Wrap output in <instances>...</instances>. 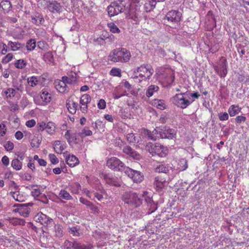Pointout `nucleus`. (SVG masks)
<instances>
[{"label":"nucleus","mask_w":249,"mask_h":249,"mask_svg":"<svg viewBox=\"0 0 249 249\" xmlns=\"http://www.w3.org/2000/svg\"><path fill=\"white\" fill-rule=\"evenodd\" d=\"M67 163L71 167H74L79 163L78 159L73 155H70L67 152L63 153Z\"/></svg>","instance_id":"19"},{"label":"nucleus","mask_w":249,"mask_h":249,"mask_svg":"<svg viewBox=\"0 0 249 249\" xmlns=\"http://www.w3.org/2000/svg\"><path fill=\"white\" fill-rule=\"evenodd\" d=\"M126 138L127 141L129 142V143H134L137 142V138L135 136V134L131 133H128L126 136Z\"/></svg>","instance_id":"40"},{"label":"nucleus","mask_w":249,"mask_h":249,"mask_svg":"<svg viewBox=\"0 0 249 249\" xmlns=\"http://www.w3.org/2000/svg\"><path fill=\"white\" fill-rule=\"evenodd\" d=\"M89 207L91 210V213L94 214H97L100 213V211L98 208L97 206H94L92 203H91V205H90Z\"/></svg>","instance_id":"47"},{"label":"nucleus","mask_w":249,"mask_h":249,"mask_svg":"<svg viewBox=\"0 0 249 249\" xmlns=\"http://www.w3.org/2000/svg\"><path fill=\"white\" fill-rule=\"evenodd\" d=\"M139 72L140 74L139 76L142 78L139 79L138 81L139 83L141 82L142 80H149L154 72V70L148 65H142L137 68L136 71H134V72Z\"/></svg>","instance_id":"5"},{"label":"nucleus","mask_w":249,"mask_h":249,"mask_svg":"<svg viewBox=\"0 0 249 249\" xmlns=\"http://www.w3.org/2000/svg\"><path fill=\"white\" fill-rule=\"evenodd\" d=\"M0 8H2L4 13H7L11 10L12 6L9 0H4L0 2Z\"/></svg>","instance_id":"26"},{"label":"nucleus","mask_w":249,"mask_h":249,"mask_svg":"<svg viewBox=\"0 0 249 249\" xmlns=\"http://www.w3.org/2000/svg\"><path fill=\"white\" fill-rule=\"evenodd\" d=\"M8 92H9V94L7 96V98H11L14 97L16 95V90L15 89L12 88H9L8 89Z\"/></svg>","instance_id":"63"},{"label":"nucleus","mask_w":249,"mask_h":249,"mask_svg":"<svg viewBox=\"0 0 249 249\" xmlns=\"http://www.w3.org/2000/svg\"><path fill=\"white\" fill-rule=\"evenodd\" d=\"M172 102L175 106L182 109L186 108L192 103L183 97L182 94H176L172 98Z\"/></svg>","instance_id":"11"},{"label":"nucleus","mask_w":249,"mask_h":249,"mask_svg":"<svg viewBox=\"0 0 249 249\" xmlns=\"http://www.w3.org/2000/svg\"><path fill=\"white\" fill-rule=\"evenodd\" d=\"M11 166L16 170H20L22 168V163L18 159H14L11 162Z\"/></svg>","instance_id":"32"},{"label":"nucleus","mask_w":249,"mask_h":249,"mask_svg":"<svg viewBox=\"0 0 249 249\" xmlns=\"http://www.w3.org/2000/svg\"><path fill=\"white\" fill-rule=\"evenodd\" d=\"M235 122L238 124L244 122L246 120V117L244 116H238L235 119Z\"/></svg>","instance_id":"58"},{"label":"nucleus","mask_w":249,"mask_h":249,"mask_svg":"<svg viewBox=\"0 0 249 249\" xmlns=\"http://www.w3.org/2000/svg\"><path fill=\"white\" fill-rule=\"evenodd\" d=\"M66 106L69 112L72 114H75L79 107L77 103L71 100H67Z\"/></svg>","instance_id":"20"},{"label":"nucleus","mask_w":249,"mask_h":249,"mask_svg":"<svg viewBox=\"0 0 249 249\" xmlns=\"http://www.w3.org/2000/svg\"><path fill=\"white\" fill-rule=\"evenodd\" d=\"M54 230L55 232V235L57 237H60L63 235V231L61 226L59 225H55L54 226Z\"/></svg>","instance_id":"43"},{"label":"nucleus","mask_w":249,"mask_h":249,"mask_svg":"<svg viewBox=\"0 0 249 249\" xmlns=\"http://www.w3.org/2000/svg\"><path fill=\"white\" fill-rule=\"evenodd\" d=\"M40 98L46 104L49 103L51 100V95L47 91H42Z\"/></svg>","instance_id":"33"},{"label":"nucleus","mask_w":249,"mask_h":249,"mask_svg":"<svg viewBox=\"0 0 249 249\" xmlns=\"http://www.w3.org/2000/svg\"><path fill=\"white\" fill-rule=\"evenodd\" d=\"M182 14L178 10L169 11L165 15V19L171 22L178 24L181 20Z\"/></svg>","instance_id":"12"},{"label":"nucleus","mask_w":249,"mask_h":249,"mask_svg":"<svg viewBox=\"0 0 249 249\" xmlns=\"http://www.w3.org/2000/svg\"><path fill=\"white\" fill-rule=\"evenodd\" d=\"M64 245L68 249H92L93 248V245L90 243L84 244L76 240L73 241L66 240L64 242Z\"/></svg>","instance_id":"9"},{"label":"nucleus","mask_w":249,"mask_h":249,"mask_svg":"<svg viewBox=\"0 0 249 249\" xmlns=\"http://www.w3.org/2000/svg\"><path fill=\"white\" fill-rule=\"evenodd\" d=\"M220 61L219 64L214 66V69L219 76L224 78L227 74V61L223 56L220 57Z\"/></svg>","instance_id":"8"},{"label":"nucleus","mask_w":249,"mask_h":249,"mask_svg":"<svg viewBox=\"0 0 249 249\" xmlns=\"http://www.w3.org/2000/svg\"><path fill=\"white\" fill-rule=\"evenodd\" d=\"M41 142L38 139H33L31 143L32 147L37 148L39 147Z\"/></svg>","instance_id":"51"},{"label":"nucleus","mask_w":249,"mask_h":249,"mask_svg":"<svg viewBox=\"0 0 249 249\" xmlns=\"http://www.w3.org/2000/svg\"><path fill=\"white\" fill-rule=\"evenodd\" d=\"M36 221L44 226H53L54 224L53 219L42 213H38L35 217Z\"/></svg>","instance_id":"13"},{"label":"nucleus","mask_w":249,"mask_h":249,"mask_svg":"<svg viewBox=\"0 0 249 249\" xmlns=\"http://www.w3.org/2000/svg\"><path fill=\"white\" fill-rule=\"evenodd\" d=\"M69 232L73 236H79L80 233L79 229L76 227H72L71 228H69Z\"/></svg>","instance_id":"44"},{"label":"nucleus","mask_w":249,"mask_h":249,"mask_svg":"<svg viewBox=\"0 0 249 249\" xmlns=\"http://www.w3.org/2000/svg\"><path fill=\"white\" fill-rule=\"evenodd\" d=\"M62 80L65 83V84L67 85V84H72L75 82L76 81V78L74 77H68L67 76H63Z\"/></svg>","instance_id":"42"},{"label":"nucleus","mask_w":249,"mask_h":249,"mask_svg":"<svg viewBox=\"0 0 249 249\" xmlns=\"http://www.w3.org/2000/svg\"><path fill=\"white\" fill-rule=\"evenodd\" d=\"M31 21L36 25H39L43 24L45 20L41 14L36 13L34 15L31 16Z\"/></svg>","instance_id":"22"},{"label":"nucleus","mask_w":249,"mask_h":249,"mask_svg":"<svg viewBox=\"0 0 249 249\" xmlns=\"http://www.w3.org/2000/svg\"><path fill=\"white\" fill-rule=\"evenodd\" d=\"M129 1L128 0H118L112 2L107 7V12L110 17L124 13L127 17H130Z\"/></svg>","instance_id":"2"},{"label":"nucleus","mask_w":249,"mask_h":249,"mask_svg":"<svg viewBox=\"0 0 249 249\" xmlns=\"http://www.w3.org/2000/svg\"><path fill=\"white\" fill-rule=\"evenodd\" d=\"M51 162L53 164H55L58 163V159L56 158L55 155L53 154H50L49 155Z\"/></svg>","instance_id":"50"},{"label":"nucleus","mask_w":249,"mask_h":249,"mask_svg":"<svg viewBox=\"0 0 249 249\" xmlns=\"http://www.w3.org/2000/svg\"><path fill=\"white\" fill-rule=\"evenodd\" d=\"M66 146L61 144L59 141H55L53 144V148L55 152L57 154H61L63 150L65 149Z\"/></svg>","instance_id":"29"},{"label":"nucleus","mask_w":249,"mask_h":249,"mask_svg":"<svg viewBox=\"0 0 249 249\" xmlns=\"http://www.w3.org/2000/svg\"><path fill=\"white\" fill-rule=\"evenodd\" d=\"M1 161L5 166H8L9 164V160L7 156H4L2 159Z\"/></svg>","instance_id":"64"},{"label":"nucleus","mask_w":249,"mask_h":249,"mask_svg":"<svg viewBox=\"0 0 249 249\" xmlns=\"http://www.w3.org/2000/svg\"><path fill=\"white\" fill-rule=\"evenodd\" d=\"M146 150L152 156L164 157L168 153L167 148L160 143L148 142L145 146Z\"/></svg>","instance_id":"4"},{"label":"nucleus","mask_w":249,"mask_h":249,"mask_svg":"<svg viewBox=\"0 0 249 249\" xmlns=\"http://www.w3.org/2000/svg\"><path fill=\"white\" fill-rule=\"evenodd\" d=\"M124 173L130 178H131L134 182L138 183L142 182L143 178L144 176L142 173L140 171L133 170L129 167L125 168Z\"/></svg>","instance_id":"10"},{"label":"nucleus","mask_w":249,"mask_h":249,"mask_svg":"<svg viewBox=\"0 0 249 249\" xmlns=\"http://www.w3.org/2000/svg\"><path fill=\"white\" fill-rule=\"evenodd\" d=\"M155 131L161 139H173L176 137L177 133L175 129L166 126L155 129Z\"/></svg>","instance_id":"7"},{"label":"nucleus","mask_w":249,"mask_h":249,"mask_svg":"<svg viewBox=\"0 0 249 249\" xmlns=\"http://www.w3.org/2000/svg\"><path fill=\"white\" fill-rule=\"evenodd\" d=\"M36 123V121L34 119H32L27 121L26 125L27 127H32L35 125Z\"/></svg>","instance_id":"62"},{"label":"nucleus","mask_w":249,"mask_h":249,"mask_svg":"<svg viewBox=\"0 0 249 249\" xmlns=\"http://www.w3.org/2000/svg\"><path fill=\"white\" fill-rule=\"evenodd\" d=\"M170 166L168 164H160L155 169L156 173H163L167 174L169 171Z\"/></svg>","instance_id":"27"},{"label":"nucleus","mask_w":249,"mask_h":249,"mask_svg":"<svg viewBox=\"0 0 249 249\" xmlns=\"http://www.w3.org/2000/svg\"><path fill=\"white\" fill-rule=\"evenodd\" d=\"M4 147L7 151H11L14 148V144L8 141L4 145Z\"/></svg>","instance_id":"56"},{"label":"nucleus","mask_w":249,"mask_h":249,"mask_svg":"<svg viewBox=\"0 0 249 249\" xmlns=\"http://www.w3.org/2000/svg\"><path fill=\"white\" fill-rule=\"evenodd\" d=\"M47 7L50 12L53 14L60 13L63 9V6L61 4L56 0L49 1Z\"/></svg>","instance_id":"15"},{"label":"nucleus","mask_w":249,"mask_h":249,"mask_svg":"<svg viewBox=\"0 0 249 249\" xmlns=\"http://www.w3.org/2000/svg\"><path fill=\"white\" fill-rule=\"evenodd\" d=\"M123 152L125 155L136 160H140L142 157L137 151L129 145H125L123 148Z\"/></svg>","instance_id":"16"},{"label":"nucleus","mask_w":249,"mask_h":249,"mask_svg":"<svg viewBox=\"0 0 249 249\" xmlns=\"http://www.w3.org/2000/svg\"><path fill=\"white\" fill-rule=\"evenodd\" d=\"M115 141V146L119 147L120 148H121L124 144L122 140L120 138L116 139Z\"/></svg>","instance_id":"57"},{"label":"nucleus","mask_w":249,"mask_h":249,"mask_svg":"<svg viewBox=\"0 0 249 249\" xmlns=\"http://www.w3.org/2000/svg\"><path fill=\"white\" fill-rule=\"evenodd\" d=\"M188 168L187 160L185 159H180L178 164V169L179 171H184Z\"/></svg>","instance_id":"31"},{"label":"nucleus","mask_w":249,"mask_h":249,"mask_svg":"<svg viewBox=\"0 0 249 249\" xmlns=\"http://www.w3.org/2000/svg\"><path fill=\"white\" fill-rule=\"evenodd\" d=\"M107 166L112 170L115 171H124L125 172L126 166L124 162L116 157H111L108 159L107 162Z\"/></svg>","instance_id":"6"},{"label":"nucleus","mask_w":249,"mask_h":249,"mask_svg":"<svg viewBox=\"0 0 249 249\" xmlns=\"http://www.w3.org/2000/svg\"><path fill=\"white\" fill-rule=\"evenodd\" d=\"M46 124L44 122L41 123H38L37 124V130L38 131H42L45 129Z\"/></svg>","instance_id":"52"},{"label":"nucleus","mask_w":249,"mask_h":249,"mask_svg":"<svg viewBox=\"0 0 249 249\" xmlns=\"http://www.w3.org/2000/svg\"><path fill=\"white\" fill-rule=\"evenodd\" d=\"M97 106L99 109H103L106 107V103L104 99H100L99 101Z\"/></svg>","instance_id":"54"},{"label":"nucleus","mask_w":249,"mask_h":249,"mask_svg":"<svg viewBox=\"0 0 249 249\" xmlns=\"http://www.w3.org/2000/svg\"><path fill=\"white\" fill-rule=\"evenodd\" d=\"M108 27L109 28L110 31L112 33H119L121 31L114 23L111 22L108 24Z\"/></svg>","instance_id":"41"},{"label":"nucleus","mask_w":249,"mask_h":249,"mask_svg":"<svg viewBox=\"0 0 249 249\" xmlns=\"http://www.w3.org/2000/svg\"><path fill=\"white\" fill-rule=\"evenodd\" d=\"M159 87L155 85H151L150 86L146 92V96L148 97H150L153 95L154 92H156L159 90Z\"/></svg>","instance_id":"34"},{"label":"nucleus","mask_w":249,"mask_h":249,"mask_svg":"<svg viewBox=\"0 0 249 249\" xmlns=\"http://www.w3.org/2000/svg\"><path fill=\"white\" fill-rule=\"evenodd\" d=\"M28 82L29 83L31 84V86L32 87H34L37 84L38 81L36 79V77H32L30 79H28Z\"/></svg>","instance_id":"55"},{"label":"nucleus","mask_w":249,"mask_h":249,"mask_svg":"<svg viewBox=\"0 0 249 249\" xmlns=\"http://www.w3.org/2000/svg\"><path fill=\"white\" fill-rule=\"evenodd\" d=\"M110 74L113 76H120L121 71L119 69L113 68L110 71Z\"/></svg>","instance_id":"53"},{"label":"nucleus","mask_w":249,"mask_h":249,"mask_svg":"<svg viewBox=\"0 0 249 249\" xmlns=\"http://www.w3.org/2000/svg\"><path fill=\"white\" fill-rule=\"evenodd\" d=\"M25 200V197L20 194L19 192H18V196H16V201L18 202H23Z\"/></svg>","instance_id":"60"},{"label":"nucleus","mask_w":249,"mask_h":249,"mask_svg":"<svg viewBox=\"0 0 249 249\" xmlns=\"http://www.w3.org/2000/svg\"><path fill=\"white\" fill-rule=\"evenodd\" d=\"M156 5V2L154 0L146 2L143 6V11L145 10L146 12H150L155 8Z\"/></svg>","instance_id":"28"},{"label":"nucleus","mask_w":249,"mask_h":249,"mask_svg":"<svg viewBox=\"0 0 249 249\" xmlns=\"http://www.w3.org/2000/svg\"><path fill=\"white\" fill-rule=\"evenodd\" d=\"M120 62L126 63L129 61L131 56L130 53L125 48H120Z\"/></svg>","instance_id":"23"},{"label":"nucleus","mask_w":249,"mask_h":249,"mask_svg":"<svg viewBox=\"0 0 249 249\" xmlns=\"http://www.w3.org/2000/svg\"><path fill=\"white\" fill-rule=\"evenodd\" d=\"M46 127H45V129L46 130L47 132L50 134H53L55 128L54 124L50 122L47 124H46Z\"/></svg>","instance_id":"37"},{"label":"nucleus","mask_w":249,"mask_h":249,"mask_svg":"<svg viewBox=\"0 0 249 249\" xmlns=\"http://www.w3.org/2000/svg\"><path fill=\"white\" fill-rule=\"evenodd\" d=\"M123 201L130 205L132 208H136L144 204L148 211V214L154 212L158 208V204L147 196V193L139 194L133 191L126 192L123 195Z\"/></svg>","instance_id":"1"},{"label":"nucleus","mask_w":249,"mask_h":249,"mask_svg":"<svg viewBox=\"0 0 249 249\" xmlns=\"http://www.w3.org/2000/svg\"><path fill=\"white\" fill-rule=\"evenodd\" d=\"M36 46V42L34 39H31L26 43V48L28 51L33 50Z\"/></svg>","instance_id":"39"},{"label":"nucleus","mask_w":249,"mask_h":249,"mask_svg":"<svg viewBox=\"0 0 249 249\" xmlns=\"http://www.w3.org/2000/svg\"><path fill=\"white\" fill-rule=\"evenodd\" d=\"M15 66L19 69H22L27 65L26 62L23 59H19L15 62Z\"/></svg>","instance_id":"36"},{"label":"nucleus","mask_w":249,"mask_h":249,"mask_svg":"<svg viewBox=\"0 0 249 249\" xmlns=\"http://www.w3.org/2000/svg\"><path fill=\"white\" fill-rule=\"evenodd\" d=\"M59 196L66 200H71L72 199L71 196L65 190H61L59 193Z\"/></svg>","instance_id":"38"},{"label":"nucleus","mask_w":249,"mask_h":249,"mask_svg":"<svg viewBox=\"0 0 249 249\" xmlns=\"http://www.w3.org/2000/svg\"><path fill=\"white\" fill-rule=\"evenodd\" d=\"M143 0H132V2H129L130 5V17L129 18L133 19L136 22H139L142 18L144 14L142 6Z\"/></svg>","instance_id":"3"},{"label":"nucleus","mask_w":249,"mask_h":249,"mask_svg":"<svg viewBox=\"0 0 249 249\" xmlns=\"http://www.w3.org/2000/svg\"><path fill=\"white\" fill-rule=\"evenodd\" d=\"M241 108L239 107L238 106L232 105L229 107L228 112L231 116H234L238 114L241 111Z\"/></svg>","instance_id":"30"},{"label":"nucleus","mask_w":249,"mask_h":249,"mask_svg":"<svg viewBox=\"0 0 249 249\" xmlns=\"http://www.w3.org/2000/svg\"><path fill=\"white\" fill-rule=\"evenodd\" d=\"M54 83L56 89L59 92L63 93L67 90V86L63 80H57Z\"/></svg>","instance_id":"25"},{"label":"nucleus","mask_w":249,"mask_h":249,"mask_svg":"<svg viewBox=\"0 0 249 249\" xmlns=\"http://www.w3.org/2000/svg\"><path fill=\"white\" fill-rule=\"evenodd\" d=\"M91 101V97L89 94H83L79 101V109L83 113H86L88 111V104Z\"/></svg>","instance_id":"14"},{"label":"nucleus","mask_w":249,"mask_h":249,"mask_svg":"<svg viewBox=\"0 0 249 249\" xmlns=\"http://www.w3.org/2000/svg\"><path fill=\"white\" fill-rule=\"evenodd\" d=\"M92 132L89 129H83L82 131L78 133V135L83 137L84 136H89L92 135Z\"/></svg>","instance_id":"45"},{"label":"nucleus","mask_w":249,"mask_h":249,"mask_svg":"<svg viewBox=\"0 0 249 249\" xmlns=\"http://www.w3.org/2000/svg\"><path fill=\"white\" fill-rule=\"evenodd\" d=\"M153 184L157 190L160 191L167 184V183L165 178L158 176L154 178Z\"/></svg>","instance_id":"17"},{"label":"nucleus","mask_w":249,"mask_h":249,"mask_svg":"<svg viewBox=\"0 0 249 249\" xmlns=\"http://www.w3.org/2000/svg\"><path fill=\"white\" fill-rule=\"evenodd\" d=\"M155 104H157V107L158 108L163 110L165 108V104L162 100H155Z\"/></svg>","instance_id":"48"},{"label":"nucleus","mask_w":249,"mask_h":249,"mask_svg":"<svg viewBox=\"0 0 249 249\" xmlns=\"http://www.w3.org/2000/svg\"><path fill=\"white\" fill-rule=\"evenodd\" d=\"M79 200L81 203H82V204H83L88 207L90 205H91L92 202H90L88 200L86 199V198H85L84 197H80Z\"/></svg>","instance_id":"59"},{"label":"nucleus","mask_w":249,"mask_h":249,"mask_svg":"<svg viewBox=\"0 0 249 249\" xmlns=\"http://www.w3.org/2000/svg\"><path fill=\"white\" fill-rule=\"evenodd\" d=\"M121 54L120 48L116 49L110 52L108 57L109 60L112 62H119L121 60Z\"/></svg>","instance_id":"21"},{"label":"nucleus","mask_w":249,"mask_h":249,"mask_svg":"<svg viewBox=\"0 0 249 249\" xmlns=\"http://www.w3.org/2000/svg\"><path fill=\"white\" fill-rule=\"evenodd\" d=\"M218 117L220 121H226L229 119V115L227 112H221L218 114Z\"/></svg>","instance_id":"49"},{"label":"nucleus","mask_w":249,"mask_h":249,"mask_svg":"<svg viewBox=\"0 0 249 249\" xmlns=\"http://www.w3.org/2000/svg\"><path fill=\"white\" fill-rule=\"evenodd\" d=\"M8 46L11 48L13 51H16L24 49V44L18 42L9 41Z\"/></svg>","instance_id":"24"},{"label":"nucleus","mask_w":249,"mask_h":249,"mask_svg":"<svg viewBox=\"0 0 249 249\" xmlns=\"http://www.w3.org/2000/svg\"><path fill=\"white\" fill-rule=\"evenodd\" d=\"M13 57V54L11 53H9L2 58L1 62L3 64H6L12 59Z\"/></svg>","instance_id":"46"},{"label":"nucleus","mask_w":249,"mask_h":249,"mask_svg":"<svg viewBox=\"0 0 249 249\" xmlns=\"http://www.w3.org/2000/svg\"><path fill=\"white\" fill-rule=\"evenodd\" d=\"M102 176L107 183L115 186H120L117 177L107 174H102Z\"/></svg>","instance_id":"18"},{"label":"nucleus","mask_w":249,"mask_h":249,"mask_svg":"<svg viewBox=\"0 0 249 249\" xmlns=\"http://www.w3.org/2000/svg\"><path fill=\"white\" fill-rule=\"evenodd\" d=\"M32 195L35 197H38L40 195V191L38 189H34L31 192Z\"/></svg>","instance_id":"61"},{"label":"nucleus","mask_w":249,"mask_h":249,"mask_svg":"<svg viewBox=\"0 0 249 249\" xmlns=\"http://www.w3.org/2000/svg\"><path fill=\"white\" fill-rule=\"evenodd\" d=\"M43 60L47 63H52L53 61V56L51 52H48L43 55Z\"/></svg>","instance_id":"35"}]
</instances>
